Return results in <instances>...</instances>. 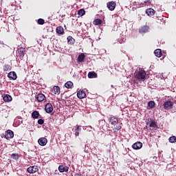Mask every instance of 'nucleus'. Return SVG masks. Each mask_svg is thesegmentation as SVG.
Returning <instances> with one entry per match:
<instances>
[{
	"instance_id": "obj_1",
	"label": "nucleus",
	"mask_w": 176,
	"mask_h": 176,
	"mask_svg": "<svg viewBox=\"0 0 176 176\" xmlns=\"http://www.w3.org/2000/svg\"><path fill=\"white\" fill-rule=\"evenodd\" d=\"M134 76L140 82H145V79H146V72L143 69L135 72Z\"/></svg>"
},
{
	"instance_id": "obj_2",
	"label": "nucleus",
	"mask_w": 176,
	"mask_h": 176,
	"mask_svg": "<svg viewBox=\"0 0 176 176\" xmlns=\"http://www.w3.org/2000/svg\"><path fill=\"white\" fill-rule=\"evenodd\" d=\"M27 171L29 174H35V173L39 171V168H38V166H32L28 168Z\"/></svg>"
},
{
	"instance_id": "obj_3",
	"label": "nucleus",
	"mask_w": 176,
	"mask_h": 176,
	"mask_svg": "<svg viewBox=\"0 0 176 176\" xmlns=\"http://www.w3.org/2000/svg\"><path fill=\"white\" fill-rule=\"evenodd\" d=\"M14 137V133L10 129H8L5 133V138L6 140L12 139Z\"/></svg>"
},
{
	"instance_id": "obj_4",
	"label": "nucleus",
	"mask_w": 176,
	"mask_h": 176,
	"mask_svg": "<svg viewBox=\"0 0 176 176\" xmlns=\"http://www.w3.org/2000/svg\"><path fill=\"white\" fill-rule=\"evenodd\" d=\"M146 125L149 126V127H153V129H156V127H157V124L152 118H149L148 120V122H146Z\"/></svg>"
},
{
	"instance_id": "obj_5",
	"label": "nucleus",
	"mask_w": 176,
	"mask_h": 176,
	"mask_svg": "<svg viewBox=\"0 0 176 176\" xmlns=\"http://www.w3.org/2000/svg\"><path fill=\"white\" fill-rule=\"evenodd\" d=\"M173 105H174V104L173 103V102H171L170 100L165 102L163 104L164 108L166 110L173 109Z\"/></svg>"
},
{
	"instance_id": "obj_6",
	"label": "nucleus",
	"mask_w": 176,
	"mask_h": 176,
	"mask_svg": "<svg viewBox=\"0 0 176 176\" xmlns=\"http://www.w3.org/2000/svg\"><path fill=\"white\" fill-rule=\"evenodd\" d=\"M45 111L47 113H52L53 112V105L51 103H47L45 107Z\"/></svg>"
},
{
	"instance_id": "obj_7",
	"label": "nucleus",
	"mask_w": 176,
	"mask_h": 176,
	"mask_svg": "<svg viewBox=\"0 0 176 176\" xmlns=\"http://www.w3.org/2000/svg\"><path fill=\"white\" fill-rule=\"evenodd\" d=\"M69 170V167L67 166H64L63 165H60L58 166V171L60 173H68Z\"/></svg>"
},
{
	"instance_id": "obj_8",
	"label": "nucleus",
	"mask_w": 176,
	"mask_h": 176,
	"mask_svg": "<svg viewBox=\"0 0 176 176\" xmlns=\"http://www.w3.org/2000/svg\"><path fill=\"white\" fill-rule=\"evenodd\" d=\"M8 78H9L11 80H16V79H17V74L14 72H10L8 74Z\"/></svg>"
},
{
	"instance_id": "obj_9",
	"label": "nucleus",
	"mask_w": 176,
	"mask_h": 176,
	"mask_svg": "<svg viewBox=\"0 0 176 176\" xmlns=\"http://www.w3.org/2000/svg\"><path fill=\"white\" fill-rule=\"evenodd\" d=\"M107 8L110 10H115V8H116V3L115 1H110L107 3Z\"/></svg>"
},
{
	"instance_id": "obj_10",
	"label": "nucleus",
	"mask_w": 176,
	"mask_h": 176,
	"mask_svg": "<svg viewBox=\"0 0 176 176\" xmlns=\"http://www.w3.org/2000/svg\"><path fill=\"white\" fill-rule=\"evenodd\" d=\"M38 142L41 146H45L47 144V139L46 138H41L38 139Z\"/></svg>"
},
{
	"instance_id": "obj_11",
	"label": "nucleus",
	"mask_w": 176,
	"mask_h": 176,
	"mask_svg": "<svg viewBox=\"0 0 176 176\" xmlns=\"http://www.w3.org/2000/svg\"><path fill=\"white\" fill-rule=\"evenodd\" d=\"M148 31H149V26L148 25L142 26L139 29L140 34H145L146 32H148Z\"/></svg>"
},
{
	"instance_id": "obj_12",
	"label": "nucleus",
	"mask_w": 176,
	"mask_h": 176,
	"mask_svg": "<svg viewBox=\"0 0 176 176\" xmlns=\"http://www.w3.org/2000/svg\"><path fill=\"white\" fill-rule=\"evenodd\" d=\"M18 54L21 58H23L25 54V48L24 47H20L18 50Z\"/></svg>"
},
{
	"instance_id": "obj_13",
	"label": "nucleus",
	"mask_w": 176,
	"mask_h": 176,
	"mask_svg": "<svg viewBox=\"0 0 176 176\" xmlns=\"http://www.w3.org/2000/svg\"><path fill=\"white\" fill-rule=\"evenodd\" d=\"M36 100L38 102H42V101H45L46 100V96L43 94H38L36 96Z\"/></svg>"
},
{
	"instance_id": "obj_14",
	"label": "nucleus",
	"mask_w": 176,
	"mask_h": 176,
	"mask_svg": "<svg viewBox=\"0 0 176 176\" xmlns=\"http://www.w3.org/2000/svg\"><path fill=\"white\" fill-rule=\"evenodd\" d=\"M75 127V129H74V131H75V136L76 137H79V134H80V130H82V126L80 125H76Z\"/></svg>"
},
{
	"instance_id": "obj_15",
	"label": "nucleus",
	"mask_w": 176,
	"mask_h": 176,
	"mask_svg": "<svg viewBox=\"0 0 176 176\" xmlns=\"http://www.w3.org/2000/svg\"><path fill=\"white\" fill-rule=\"evenodd\" d=\"M132 148H133L135 150L141 149L142 148V144L141 143V142H135L132 145Z\"/></svg>"
},
{
	"instance_id": "obj_16",
	"label": "nucleus",
	"mask_w": 176,
	"mask_h": 176,
	"mask_svg": "<svg viewBox=\"0 0 176 176\" xmlns=\"http://www.w3.org/2000/svg\"><path fill=\"white\" fill-rule=\"evenodd\" d=\"M77 97L78 98H80V99L85 98V97H86V92H85L84 91H78Z\"/></svg>"
},
{
	"instance_id": "obj_17",
	"label": "nucleus",
	"mask_w": 176,
	"mask_h": 176,
	"mask_svg": "<svg viewBox=\"0 0 176 176\" xmlns=\"http://www.w3.org/2000/svg\"><path fill=\"white\" fill-rule=\"evenodd\" d=\"M3 99L5 102H10V101H12V96L9 94H6L3 97Z\"/></svg>"
},
{
	"instance_id": "obj_18",
	"label": "nucleus",
	"mask_w": 176,
	"mask_h": 176,
	"mask_svg": "<svg viewBox=\"0 0 176 176\" xmlns=\"http://www.w3.org/2000/svg\"><path fill=\"white\" fill-rule=\"evenodd\" d=\"M56 31L59 35H63V34H64V28H63V26H58Z\"/></svg>"
},
{
	"instance_id": "obj_19",
	"label": "nucleus",
	"mask_w": 176,
	"mask_h": 176,
	"mask_svg": "<svg viewBox=\"0 0 176 176\" xmlns=\"http://www.w3.org/2000/svg\"><path fill=\"white\" fill-rule=\"evenodd\" d=\"M67 43L69 45H74L75 43V38L72 36H67Z\"/></svg>"
},
{
	"instance_id": "obj_20",
	"label": "nucleus",
	"mask_w": 176,
	"mask_h": 176,
	"mask_svg": "<svg viewBox=\"0 0 176 176\" xmlns=\"http://www.w3.org/2000/svg\"><path fill=\"white\" fill-rule=\"evenodd\" d=\"M146 13L148 16H153V14H155V10L152 8H148L146 10Z\"/></svg>"
},
{
	"instance_id": "obj_21",
	"label": "nucleus",
	"mask_w": 176,
	"mask_h": 176,
	"mask_svg": "<svg viewBox=\"0 0 176 176\" xmlns=\"http://www.w3.org/2000/svg\"><path fill=\"white\" fill-rule=\"evenodd\" d=\"M88 78L89 79H93V78H97V73L95 72H89L88 73Z\"/></svg>"
},
{
	"instance_id": "obj_22",
	"label": "nucleus",
	"mask_w": 176,
	"mask_h": 176,
	"mask_svg": "<svg viewBox=\"0 0 176 176\" xmlns=\"http://www.w3.org/2000/svg\"><path fill=\"white\" fill-rule=\"evenodd\" d=\"M118 122H119V120H118V118L114 117L111 118L110 123L113 126H115L116 124H118Z\"/></svg>"
},
{
	"instance_id": "obj_23",
	"label": "nucleus",
	"mask_w": 176,
	"mask_h": 176,
	"mask_svg": "<svg viewBox=\"0 0 176 176\" xmlns=\"http://www.w3.org/2000/svg\"><path fill=\"white\" fill-rule=\"evenodd\" d=\"M154 54L156 57L160 58L162 57V50L157 49L154 51Z\"/></svg>"
},
{
	"instance_id": "obj_24",
	"label": "nucleus",
	"mask_w": 176,
	"mask_h": 176,
	"mask_svg": "<svg viewBox=\"0 0 176 176\" xmlns=\"http://www.w3.org/2000/svg\"><path fill=\"white\" fill-rule=\"evenodd\" d=\"M102 24V21L100 19H96L93 21L94 25H101Z\"/></svg>"
},
{
	"instance_id": "obj_25",
	"label": "nucleus",
	"mask_w": 176,
	"mask_h": 176,
	"mask_svg": "<svg viewBox=\"0 0 176 176\" xmlns=\"http://www.w3.org/2000/svg\"><path fill=\"white\" fill-rule=\"evenodd\" d=\"M86 56L85 55V54H81L78 56V61L79 63H83V61L85 60Z\"/></svg>"
},
{
	"instance_id": "obj_26",
	"label": "nucleus",
	"mask_w": 176,
	"mask_h": 176,
	"mask_svg": "<svg viewBox=\"0 0 176 176\" xmlns=\"http://www.w3.org/2000/svg\"><path fill=\"white\" fill-rule=\"evenodd\" d=\"M32 118H33V119H38V118H39V111H34L32 113Z\"/></svg>"
},
{
	"instance_id": "obj_27",
	"label": "nucleus",
	"mask_w": 176,
	"mask_h": 176,
	"mask_svg": "<svg viewBox=\"0 0 176 176\" xmlns=\"http://www.w3.org/2000/svg\"><path fill=\"white\" fill-rule=\"evenodd\" d=\"M65 87H67V89H71V87H72L74 86V83L71 81H67L65 84Z\"/></svg>"
},
{
	"instance_id": "obj_28",
	"label": "nucleus",
	"mask_w": 176,
	"mask_h": 176,
	"mask_svg": "<svg viewBox=\"0 0 176 176\" xmlns=\"http://www.w3.org/2000/svg\"><path fill=\"white\" fill-rule=\"evenodd\" d=\"M78 14L82 17V16H85V14H86V11H85L84 9H80L78 10Z\"/></svg>"
},
{
	"instance_id": "obj_29",
	"label": "nucleus",
	"mask_w": 176,
	"mask_h": 176,
	"mask_svg": "<svg viewBox=\"0 0 176 176\" xmlns=\"http://www.w3.org/2000/svg\"><path fill=\"white\" fill-rule=\"evenodd\" d=\"M54 93L55 94H60V87L54 86Z\"/></svg>"
},
{
	"instance_id": "obj_30",
	"label": "nucleus",
	"mask_w": 176,
	"mask_h": 176,
	"mask_svg": "<svg viewBox=\"0 0 176 176\" xmlns=\"http://www.w3.org/2000/svg\"><path fill=\"white\" fill-rule=\"evenodd\" d=\"M156 105V103H155V101H150L148 103V107L151 108V109H153V107Z\"/></svg>"
},
{
	"instance_id": "obj_31",
	"label": "nucleus",
	"mask_w": 176,
	"mask_h": 176,
	"mask_svg": "<svg viewBox=\"0 0 176 176\" xmlns=\"http://www.w3.org/2000/svg\"><path fill=\"white\" fill-rule=\"evenodd\" d=\"M12 67L9 65H4L3 66V71H11Z\"/></svg>"
},
{
	"instance_id": "obj_32",
	"label": "nucleus",
	"mask_w": 176,
	"mask_h": 176,
	"mask_svg": "<svg viewBox=\"0 0 176 176\" xmlns=\"http://www.w3.org/2000/svg\"><path fill=\"white\" fill-rule=\"evenodd\" d=\"M169 142L171 144H174L176 142V137L175 136H171L169 138Z\"/></svg>"
},
{
	"instance_id": "obj_33",
	"label": "nucleus",
	"mask_w": 176,
	"mask_h": 176,
	"mask_svg": "<svg viewBox=\"0 0 176 176\" xmlns=\"http://www.w3.org/2000/svg\"><path fill=\"white\" fill-rule=\"evenodd\" d=\"M37 23L39 25H43L45 24V20L43 19H38Z\"/></svg>"
},
{
	"instance_id": "obj_34",
	"label": "nucleus",
	"mask_w": 176,
	"mask_h": 176,
	"mask_svg": "<svg viewBox=\"0 0 176 176\" xmlns=\"http://www.w3.org/2000/svg\"><path fill=\"white\" fill-rule=\"evenodd\" d=\"M146 5H151V1L147 0V1H145L144 3H141V6L142 7L145 6Z\"/></svg>"
},
{
	"instance_id": "obj_35",
	"label": "nucleus",
	"mask_w": 176,
	"mask_h": 176,
	"mask_svg": "<svg viewBox=\"0 0 176 176\" xmlns=\"http://www.w3.org/2000/svg\"><path fill=\"white\" fill-rule=\"evenodd\" d=\"M11 157L12 159H14V160H19V155L13 153V154H12Z\"/></svg>"
},
{
	"instance_id": "obj_36",
	"label": "nucleus",
	"mask_w": 176,
	"mask_h": 176,
	"mask_svg": "<svg viewBox=\"0 0 176 176\" xmlns=\"http://www.w3.org/2000/svg\"><path fill=\"white\" fill-rule=\"evenodd\" d=\"M122 129V126L119 125V126H116L113 130L115 131V133H116V131H119V130H121Z\"/></svg>"
},
{
	"instance_id": "obj_37",
	"label": "nucleus",
	"mask_w": 176,
	"mask_h": 176,
	"mask_svg": "<svg viewBox=\"0 0 176 176\" xmlns=\"http://www.w3.org/2000/svg\"><path fill=\"white\" fill-rule=\"evenodd\" d=\"M37 123L38 124H43V123H45V120H43V119H39L37 122Z\"/></svg>"
},
{
	"instance_id": "obj_38",
	"label": "nucleus",
	"mask_w": 176,
	"mask_h": 176,
	"mask_svg": "<svg viewBox=\"0 0 176 176\" xmlns=\"http://www.w3.org/2000/svg\"><path fill=\"white\" fill-rule=\"evenodd\" d=\"M90 127V129H91V126H89Z\"/></svg>"
}]
</instances>
